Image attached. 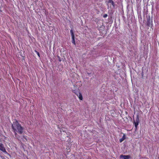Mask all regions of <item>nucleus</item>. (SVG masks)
<instances>
[{"label":"nucleus","instance_id":"obj_1","mask_svg":"<svg viewBox=\"0 0 159 159\" xmlns=\"http://www.w3.org/2000/svg\"><path fill=\"white\" fill-rule=\"evenodd\" d=\"M12 131L15 133V137L17 138L18 139H19L20 137L19 136H18V135L17 132L20 134H21L23 133L24 128L17 120L15 122H13L12 125Z\"/></svg>","mask_w":159,"mask_h":159},{"label":"nucleus","instance_id":"obj_2","mask_svg":"<svg viewBox=\"0 0 159 159\" xmlns=\"http://www.w3.org/2000/svg\"><path fill=\"white\" fill-rule=\"evenodd\" d=\"M70 33L72 36V42L73 44L75 45L76 44V43L75 41V35L74 34L73 31L72 30H71L70 31Z\"/></svg>","mask_w":159,"mask_h":159},{"label":"nucleus","instance_id":"obj_3","mask_svg":"<svg viewBox=\"0 0 159 159\" xmlns=\"http://www.w3.org/2000/svg\"><path fill=\"white\" fill-rule=\"evenodd\" d=\"M0 150L5 153H7L3 145L1 143H0Z\"/></svg>","mask_w":159,"mask_h":159},{"label":"nucleus","instance_id":"obj_4","mask_svg":"<svg viewBox=\"0 0 159 159\" xmlns=\"http://www.w3.org/2000/svg\"><path fill=\"white\" fill-rule=\"evenodd\" d=\"M152 21L151 20L150 17L147 18V25L148 27H150L152 25Z\"/></svg>","mask_w":159,"mask_h":159},{"label":"nucleus","instance_id":"obj_5","mask_svg":"<svg viewBox=\"0 0 159 159\" xmlns=\"http://www.w3.org/2000/svg\"><path fill=\"white\" fill-rule=\"evenodd\" d=\"M72 92L75 93L77 96H78V95L80 92V91L79 89H77L72 90Z\"/></svg>","mask_w":159,"mask_h":159},{"label":"nucleus","instance_id":"obj_6","mask_svg":"<svg viewBox=\"0 0 159 159\" xmlns=\"http://www.w3.org/2000/svg\"><path fill=\"white\" fill-rule=\"evenodd\" d=\"M130 157L129 155H121L120 156V158L124 159H129Z\"/></svg>","mask_w":159,"mask_h":159},{"label":"nucleus","instance_id":"obj_7","mask_svg":"<svg viewBox=\"0 0 159 159\" xmlns=\"http://www.w3.org/2000/svg\"><path fill=\"white\" fill-rule=\"evenodd\" d=\"M108 3H111L113 8L115 7V4L114 2L112 0H108Z\"/></svg>","mask_w":159,"mask_h":159},{"label":"nucleus","instance_id":"obj_8","mask_svg":"<svg viewBox=\"0 0 159 159\" xmlns=\"http://www.w3.org/2000/svg\"><path fill=\"white\" fill-rule=\"evenodd\" d=\"M126 138V136L124 134L122 138H120L119 140V141L120 143H121L123 142Z\"/></svg>","mask_w":159,"mask_h":159},{"label":"nucleus","instance_id":"obj_9","mask_svg":"<svg viewBox=\"0 0 159 159\" xmlns=\"http://www.w3.org/2000/svg\"><path fill=\"white\" fill-rule=\"evenodd\" d=\"M139 122H136V121H135L134 120V122L133 123L134 125V127H135V128L136 129L137 128V127L139 125Z\"/></svg>","mask_w":159,"mask_h":159},{"label":"nucleus","instance_id":"obj_10","mask_svg":"<svg viewBox=\"0 0 159 159\" xmlns=\"http://www.w3.org/2000/svg\"><path fill=\"white\" fill-rule=\"evenodd\" d=\"M79 98V99L80 100H82L83 98V96L82 95V94L81 93H80L78 95V96H77Z\"/></svg>","mask_w":159,"mask_h":159},{"label":"nucleus","instance_id":"obj_11","mask_svg":"<svg viewBox=\"0 0 159 159\" xmlns=\"http://www.w3.org/2000/svg\"><path fill=\"white\" fill-rule=\"evenodd\" d=\"M135 121L139 122V115H137L136 116V120Z\"/></svg>","mask_w":159,"mask_h":159},{"label":"nucleus","instance_id":"obj_12","mask_svg":"<svg viewBox=\"0 0 159 159\" xmlns=\"http://www.w3.org/2000/svg\"><path fill=\"white\" fill-rule=\"evenodd\" d=\"M35 52L37 54V55H38V56L39 57H40V54L39 53V52H38V51H37L36 50H35Z\"/></svg>","mask_w":159,"mask_h":159},{"label":"nucleus","instance_id":"obj_13","mask_svg":"<svg viewBox=\"0 0 159 159\" xmlns=\"http://www.w3.org/2000/svg\"><path fill=\"white\" fill-rule=\"evenodd\" d=\"M107 14H104L103 15V17L104 18H106L107 17Z\"/></svg>","mask_w":159,"mask_h":159},{"label":"nucleus","instance_id":"obj_14","mask_svg":"<svg viewBox=\"0 0 159 159\" xmlns=\"http://www.w3.org/2000/svg\"><path fill=\"white\" fill-rule=\"evenodd\" d=\"M58 57L59 58V61H61V59L60 57L59 56H58Z\"/></svg>","mask_w":159,"mask_h":159},{"label":"nucleus","instance_id":"obj_15","mask_svg":"<svg viewBox=\"0 0 159 159\" xmlns=\"http://www.w3.org/2000/svg\"><path fill=\"white\" fill-rule=\"evenodd\" d=\"M23 138L25 139L26 140H27V139L24 136H23Z\"/></svg>","mask_w":159,"mask_h":159}]
</instances>
